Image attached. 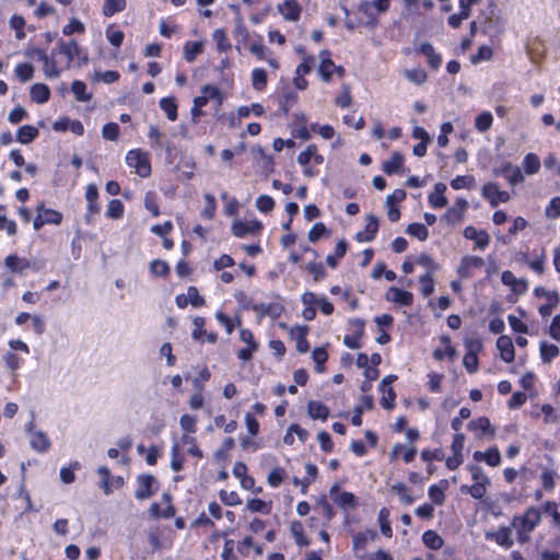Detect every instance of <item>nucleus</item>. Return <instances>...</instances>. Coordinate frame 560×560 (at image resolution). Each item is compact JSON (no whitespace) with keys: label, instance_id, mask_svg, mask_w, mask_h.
<instances>
[{"label":"nucleus","instance_id":"nucleus-9","mask_svg":"<svg viewBox=\"0 0 560 560\" xmlns=\"http://www.w3.org/2000/svg\"><path fill=\"white\" fill-rule=\"evenodd\" d=\"M278 11L284 20L296 22L302 12V8L296 0H284L278 5Z\"/></svg>","mask_w":560,"mask_h":560},{"label":"nucleus","instance_id":"nucleus-38","mask_svg":"<svg viewBox=\"0 0 560 560\" xmlns=\"http://www.w3.org/2000/svg\"><path fill=\"white\" fill-rule=\"evenodd\" d=\"M376 537V532L372 529H366L362 533H358L353 537V549L361 550L366 547L369 540H373Z\"/></svg>","mask_w":560,"mask_h":560},{"label":"nucleus","instance_id":"nucleus-61","mask_svg":"<svg viewBox=\"0 0 560 560\" xmlns=\"http://www.w3.org/2000/svg\"><path fill=\"white\" fill-rule=\"evenodd\" d=\"M485 462L491 466L497 467L501 463V454L498 447H490L486 451Z\"/></svg>","mask_w":560,"mask_h":560},{"label":"nucleus","instance_id":"nucleus-42","mask_svg":"<svg viewBox=\"0 0 560 560\" xmlns=\"http://www.w3.org/2000/svg\"><path fill=\"white\" fill-rule=\"evenodd\" d=\"M252 84L257 91H261L267 85V73L261 68H256L252 72Z\"/></svg>","mask_w":560,"mask_h":560},{"label":"nucleus","instance_id":"nucleus-3","mask_svg":"<svg viewBox=\"0 0 560 560\" xmlns=\"http://www.w3.org/2000/svg\"><path fill=\"white\" fill-rule=\"evenodd\" d=\"M540 511L536 508H529L526 510L523 516H514L512 520V527L523 528L525 530L533 532L540 522Z\"/></svg>","mask_w":560,"mask_h":560},{"label":"nucleus","instance_id":"nucleus-30","mask_svg":"<svg viewBox=\"0 0 560 560\" xmlns=\"http://www.w3.org/2000/svg\"><path fill=\"white\" fill-rule=\"evenodd\" d=\"M307 413L312 419L326 420L329 416V409L319 401H310L307 404Z\"/></svg>","mask_w":560,"mask_h":560},{"label":"nucleus","instance_id":"nucleus-54","mask_svg":"<svg viewBox=\"0 0 560 560\" xmlns=\"http://www.w3.org/2000/svg\"><path fill=\"white\" fill-rule=\"evenodd\" d=\"M246 506L250 512L270 513V505L261 499H250L247 501Z\"/></svg>","mask_w":560,"mask_h":560},{"label":"nucleus","instance_id":"nucleus-57","mask_svg":"<svg viewBox=\"0 0 560 560\" xmlns=\"http://www.w3.org/2000/svg\"><path fill=\"white\" fill-rule=\"evenodd\" d=\"M312 359L316 364V371L323 372V364L328 359V353L324 348H315L312 352Z\"/></svg>","mask_w":560,"mask_h":560},{"label":"nucleus","instance_id":"nucleus-62","mask_svg":"<svg viewBox=\"0 0 560 560\" xmlns=\"http://www.w3.org/2000/svg\"><path fill=\"white\" fill-rule=\"evenodd\" d=\"M417 264L430 271L431 275L439 269V265L434 262L431 256L421 254L417 258Z\"/></svg>","mask_w":560,"mask_h":560},{"label":"nucleus","instance_id":"nucleus-60","mask_svg":"<svg viewBox=\"0 0 560 560\" xmlns=\"http://www.w3.org/2000/svg\"><path fill=\"white\" fill-rule=\"evenodd\" d=\"M429 497L433 503L441 505L445 501L444 488L433 485L429 488Z\"/></svg>","mask_w":560,"mask_h":560},{"label":"nucleus","instance_id":"nucleus-7","mask_svg":"<svg viewBox=\"0 0 560 560\" xmlns=\"http://www.w3.org/2000/svg\"><path fill=\"white\" fill-rule=\"evenodd\" d=\"M138 488L135 492V497L138 500H145L153 495L154 491L152 486L155 483V478L152 475H140L137 479Z\"/></svg>","mask_w":560,"mask_h":560},{"label":"nucleus","instance_id":"nucleus-15","mask_svg":"<svg viewBox=\"0 0 560 560\" xmlns=\"http://www.w3.org/2000/svg\"><path fill=\"white\" fill-rule=\"evenodd\" d=\"M463 234L467 240L474 241L476 246L481 249L489 245L490 236L485 230H477L474 226H467Z\"/></svg>","mask_w":560,"mask_h":560},{"label":"nucleus","instance_id":"nucleus-1","mask_svg":"<svg viewBox=\"0 0 560 560\" xmlns=\"http://www.w3.org/2000/svg\"><path fill=\"white\" fill-rule=\"evenodd\" d=\"M126 163L129 167L136 170L141 177H148L151 174V164L148 153L140 149L130 150L126 155Z\"/></svg>","mask_w":560,"mask_h":560},{"label":"nucleus","instance_id":"nucleus-50","mask_svg":"<svg viewBox=\"0 0 560 560\" xmlns=\"http://www.w3.org/2000/svg\"><path fill=\"white\" fill-rule=\"evenodd\" d=\"M203 198L206 207L201 211V217L205 219H212L214 217L217 208L215 199L211 194H205Z\"/></svg>","mask_w":560,"mask_h":560},{"label":"nucleus","instance_id":"nucleus-13","mask_svg":"<svg viewBox=\"0 0 560 560\" xmlns=\"http://www.w3.org/2000/svg\"><path fill=\"white\" fill-rule=\"evenodd\" d=\"M497 348L499 349L500 357L504 362L511 363L514 361V346L512 339L509 336H500L497 340Z\"/></svg>","mask_w":560,"mask_h":560},{"label":"nucleus","instance_id":"nucleus-6","mask_svg":"<svg viewBox=\"0 0 560 560\" xmlns=\"http://www.w3.org/2000/svg\"><path fill=\"white\" fill-rule=\"evenodd\" d=\"M149 144L153 150L170 151V142L166 135L158 126L150 125L148 130Z\"/></svg>","mask_w":560,"mask_h":560},{"label":"nucleus","instance_id":"nucleus-20","mask_svg":"<svg viewBox=\"0 0 560 560\" xmlns=\"http://www.w3.org/2000/svg\"><path fill=\"white\" fill-rule=\"evenodd\" d=\"M417 450L415 447H407L402 444H395L389 453V458L392 462L397 460L400 456L406 463H410L413 460L416 456Z\"/></svg>","mask_w":560,"mask_h":560},{"label":"nucleus","instance_id":"nucleus-41","mask_svg":"<svg viewBox=\"0 0 560 560\" xmlns=\"http://www.w3.org/2000/svg\"><path fill=\"white\" fill-rule=\"evenodd\" d=\"M106 215L109 219L118 220L124 215V205L119 199H112L106 209Z\"/></svg>","mask_w":560,"mask_h":560},{"label":"nucleus","instance_id":"nucleus-58","mask_svg":"<svg viewBox=\"0 0 560 560\" xmlns=\"http://www.w3.org/2000/svg\"><path fill=\"white\" fill-rule=\"evenodd\" d=\"M275 207V201L273 199L268 196V195H260L257 199H256V208L264 212V213H268L270 212Z\"/></svg>","mask_w":560,"mask_h":560},{"label":"nucleus","instance_id":"nucleus-64","mask_svg":"<svg viewBox=\"0 0 560 560\" xmlns=\"http://www.w3.org/2000/svg\"><path fill=\"white\" fill-rule=\"evenodd\" d=\"M546 215L548 218L555 219L560 218V197H553L546 208Z\"/></svg>","mask_w":560,"mask_h":560},{"label":"nucleus","instance_id":"nucleus-32","mask_svg":"<svg viewBox=\"0 0 560 560\" xmlns=\"http://www.w3.org/2000/svg\"><path fill=\"white\" fill-rule=\"evenodd\" d=\"M468 427L470 430H480L490 438H493L495 434V430L491 425L490 420L487 417H480L476 420L470 421Z\"/></svg>","mask_w":560,"mask_h":560},{"label":"nucleus","instance_id":"nucleus-16","mask_svg":"<svg viewBox=\"0 0 560 560\" xmlns=\"http://www.w3.org/2000/svg\"><path fill=\"white\" fill-rule=\"evenodd\" d=\"M390 0H375L373 3L370 2H363L360 5V10L368 14L369 22L368 24L374 27L377 23V20L375 16L370 13L371 7L375 8L378 12L383 13L386 12L389 9Z\"/></svg>","mask_w":560,"mask_h":560},{"label":"nucleus","instance_id":"nucleus-33","mask_svg":"<svg viewBox=\"0 0 560 560\" xmlns=\"http://www.w3.org/2000/svg\"><path fill=\"white\" fill-rule=\"evenodd\" d=\"M203 44L202 42H187L184 45V58L188 62H192L196 60L197 56L202 52Z\"/></svg>","mask_w":560,"mask_h":560},{"label":"nucleus","instance_id":"nucleus-45","mask_svg":"<svg viewBox=\"0 0 560 560\" xmlns=\"http://www.w3.org/2000/svg\"><path fill=\"white\" fill-rule=\"evenodd\" d=\"M488 486L489 485H483L481 482H479V483L475 482L470 487L462 486L460 490L463 492L469 493L474 499L480 500V499H482L485 497Z\"/></svg>","mask_w":560,"mask_h":560},{"label":"nucleus","instance_id":"nucleus-37","mask_svg":"<svg viewBox=\"0 0 560 560\" xmlns=\"http://www.w3.org/2000/svg\"><path fill=\"white\" fill-rule=\"evenodd\" d=\"M161 109L166 114V117L174 121L177 119V104L174 97H164L160 101Z\"/></svg>","mask_w":560,"mask_h":560},{"label":"nucleus","instance_id":"nucleus-46","mask_svg":"<svg viewBox=\"0 0 560 560\" xmlns=\"http://www.w3.org/2000/svg\"><path fill=\"white\" fill-rule=\"evenodd\" d=\"M15 75L21 82L30 81L34 75V68L31 63H19L15 67Z\"/></svg>","mask_w":560,"mask_h":560},{"label":"nucleus","instance_id":"nucleus-55","mask_svg":"<svg viewBox=\"0 0 560 560\" xmlns=\"http://www.w3.org/2000/svg\"><path fill=\"white\" fill-rule=\"evenodd\" d=\"M220 500L229 506H235L242 503L240 495L235 491L221 490Z\"/></svg>","mask_w":560,"mask_h":560},{"label":"nucleus","instance_id":"nucleus-10","mask_svg":"<svg viewBox=\"0 0 560 560\" xmlns=\"http://www.w3.org/2000/svg\"><path fill=\"white\" fill-rule=\"evenodd\" d=\"M365 228L355 235L358 242H371L374 240L378 230V220L374 214H369L365 218Z\"/></svg>","mask_w":560,"mask_h":560},{"label":"nucleus","instance_id":"nucleus-18","mask_svg":"<svg viewBox=\"0 0 560 560\" xmlns=\"http://www.w3.org/2000/svg\"><path fill=\"white\" fill-rule=\"evenodd\" d=\"M386 300L400 304V305H411L413 301V296L411 292L392 287L386 293Z\"/></svg>","mask_w":560,"mask_h":560},{"label":"nucleus","instance_id":"nucleus-34","mask_svg":"<svg viewBox=\"0 0 560 560\" xmlns=\"http://www.w3.org/2000/svg\"><path fill=\"white\" fill-rule=\"evenodd\" d=\"M422 540L423 544L432 550H439L444 544L443 538L436 532L431 529L423 533Z\"/></svg>","mask_w":560,"mask_h":560},{"label":"nucleus","instance_id":"nucleus-22","mask_svg":"<svg viewBox=\"0 0 560 560\" xmlns=\"http://www.w3.org/2000/svg\"><path fill=\"white\" fill-rule=\"evenodd\" d=\"M4 265L11 272L23 273L24 270L31 268V262L26 258L16 255H9L4 259Z\"/></svg>","mask_w":560,"mask_h":560},{"label":"nucleus","instance_id":"nucleus-12","mask_svg":"<svg viewBox=\"0 0 560 560\" xmlns=\"http://www.w3.org/2000/svg\"><path fill=\"white\" fill-rule=\"evenodd\" d=\"M320 63L318 67V72L323 81L329 82L331 75L335 71L336 65L330 59V52L328 50H322L319 52Z\"/></svg>","mask_w":560,"mask_h":560},{"label":"nucleus","instance_id":"nucleus-8","mask_svg":"<svg viewBox=\"0 0 560 560\" xmlns=\"http://www.w3.org/2000/svg\"><path fill=\"white\" fill-rule=\"evenodd\" d=\"M232 233L236 237H244L248 234H256L262 229V224L259 221H235L232 224Z\"/></svg>","mask_w":560,"mask_h":560},{"label":"nucleus","instance_id":"nucleus-5","mask_svg":"<svg viewBox=\"0 0 560 560\" xmlns=\"http://www.w3.org/2000/svg\"><path fill=\"white\" fill-rule=\"evenodd\" d=\"M482 196L486 198L491 207H497L501 202H508L510 195L508 191L500 190L499 186L493 183H489L482 187Z\"/></svg>","mask_w":560,"mask_h":560},{"label":"nucleus","instance_id":"nucleus-17","mask_svg":"<svg viewBox=\"0 0 560 560\" xmlns=\"http://www.w3.org/2000/svg\"><path fill=\"white\" fill-rule=\"evenodd\" d=\"M446 185L444 183H436L434 191L429 195V203L434 209H441L447 206V198L445 197Z\"/></svg>","mask_w":560,"mask_h":560},{"label":"nucleus","instance_id":"nucleus-39","mask_svg":"<svg viewBox=\"0 0 560 560\" xmlns=\"http://www.w3.org/2000/svg\"><path fill=\"white\" fill-rule=\"evenodd\" d=\"M523 166L526 174L534 175L540 168V159L535 153H527L523 160Z\"/></svg>","mask_w":560,"mask_h":560},{"label":"nucleus","instance_id":"nucleus-21","mask_svg":"<svg viewBox=\"0 0 560 560\" xmlns=\"http://www.w3.org/2000/svg\"><path fill=\"white\" fill-rule=\"evenodd\" d=\"M58 51L67 57L66 68H69L73 59L79 55L80 48L75 40L58 43Z\"/></svg>","mask_w":560,"mask_h":560},{"label":"nucleus","instance_id":"nucleus-23","mask_svg":"<svg viewBox=\"0 0 560 560\" xmlns=\"http://www.w3.org/2000/svg\"><path fill=\"white\" fill-rule=\"evenodd\" d=\"M31 100L37 104H44L49 101L50 90L44 83H35L30 91Z\"/></svg>","mask_w":560,"mask_h":560},{"label":"nucleus","instance_id":"nucleus-28","mask_svg":"<svg viewBox=\"0 0 560 560\" xmlns=\"http://www.w3.org/2000/svg\"><path fill=\"white\" fill-rule=\"evenodd\" d=\"M38 129L31 125H24L18 129L16 140L20 143L28 144L38 136Z\"/></svg>","mask_w":560,"mask_h":560},{"label":"nucleus","instance_id":"nucleus-4","mask_svg":"<svg viewBox=\"0 0 560 560\" xmlns=\"http://www.w3.org/2000/svg\"><path fill=\"white\" fill-rule=\"evenodd\" d=\"M467 207L468 202L466 199L457 198L454 206L447 209L442 219L445 220L448 224L455 225L464 220Z\"/></svg>","mask_w":560,"mask_h":560},{"label":"nucleus","instance_id":"nucleus-40","mask_svg":"<svg viewBox=\"0 0 560 560\" xmlns=\"http://www.w3.org/2000/svg\"><path fill=\"white\" fill-rule=\"evenodd\" d=\"M71 90L79 102H89L92 98V95L86 92V84L80 80L72 82Z\"/></svg>","mask_w":560,"mask_h":560},{"label":"nucleus","instance_id":"nucleus-51","mask_svg":"<svg viewBox=\"0 0 560 560\" xmlns=\"http://www.w3.org/2000/svg\"><path fill=\"white\" fill-rule=\"evenodd\" d=\"M388 515H389L388 511L386 509H382L378 512V522H380V528H381L382 534L386 537H392L393 532H392L390 523L388 521Z\"/></svg>","mask_w":560,"mask_h":560},{"label":"nucleus","instance_id":"nucleus-31","mask_svg":"<svg viewBox=\"0 0 560 560\" xmlns=\"http://www.w3.org/2000/svg\"><path fill=\"white\" fill-rule=\"evenodd\" d=\"M539 351L540 358L546 364L550 363L560 353L558 346L548 343L547 341L540 342Z\"/></svg>","mask_w":560,"mask_h":560},{"label":"nucleus","instance_id":"nucleus-59","mask_svg":"<svg viewBox=\"0 0 560 560\" xmlns=\"http://www.w3.org/2000/svg\"><path fill=\"white\" fill-rule=\"evenodd\" d=\"M119 135V126L116 122H108L103 126L102 136L104 139L115 141Z\"/></svg>","mask_w":560,"mask_h":560},{"label":"nucleus","instance_id":"nucleus-26","mask_svg":"<svg viewBox=\"0 0 560 560\" xmlns=\"http://www.w3.org/2000/svg\"><path fill=\"white\" fill-rule=\"evenodd\" d=\"M36 212H39L44 218V222L47 224H60L62 221V214L54 209H48L44 203H40L36 207Z\"/></svg>","mask_w":560,"mask_h":560},{"label":"nucleus","instance_id":"nucleus-36","mask_svg":"<svg viewBox=\"0 0 560 560\" xmlns=\"http://www.w3.org/2000/svg\"><path fill=\"white\" fill-rule=\"evenodd\" d=\"M402 75L409 80L410 82L422 85L428 80L427 72L421 68H415V69H406L402 71Z\"/></svg>","mask_w":560,"mask_h":560},{"label":"nucleus","instance_id":"nucleus-63","mask_svg":"<svg viewBox=\"0 0 560 560\" xmlns=\"http://www.w3.org/2000/svg\"><path fill=\"white\" fill-rule=\"evenodd\" d=\"M186 295H187L188 302L194 307H199L205 304V299L199 294V291L196 287H189L187 289Z\"/></svg>","mask_w":560,"mask_h":560},{"label":"nucleus","instance_id":"nucleus-47","mask_svg":"<svg viewBox=\"0 0 560 560\" xmlns=\"http://www.w3.org/2000/svg\"><path fill=\"white\" fill-rule=\"evenodd\" d=\"M0 230H5L11 236L18 232L15 222L5 217V208L3 206H0Z\"/></svg>","mask_w":560,"mask_h":560},{"label":"nucleus","instance_id":"nucleus-2","mask_svg":"<svg viewBox=\"0 0 560 560\" xmlns=\"http://www.w3.org/2000/svg\"><path fill=\"white\" fill-rule=\"evenodd\" d=\"M329 495L334 503L343 510H354L359 505L357 497L352 492L340 491L338 483L330 487Z\"/></svg>","mask_w":560,"mask_h":560},{"label":"nucleus","instance_id":"nucleus-19","mask_svg":"<svg viewBox=\"0 0 560 560\" xmlns=\"http://www.w3.org/2000/svg\"><path fill=\"white\" fill-rule=\"evenodd\" d=\"M31 447L37 452H46L50 447V442L43 431L28 430Z\"/></svg>","mask_w":560,"mask_h":560},{"label":"nucleus","instance_id":"nucleus-27","mask_svg":"<svg viewBox=\"0 0 560 560\" xmlns=\"http://www.w3.org/2000/svg\"><path fill=\"white\" fill-rule=\"evenodd\" d=\"M307 327L296 326L292 328L291 334L296 339V350L301 353H305L308 351L310 345L306 339Z\"/></svg>","mask_w":560,"mask_h":560},{"label":"nucleus","instance_id":"nucleus-44","mask_svg":"<svg viewBox=\"0 0 560 560\" xmlns=\"http://www.w3.org/2000/svg\"><path fill=\"white\" fill-rule=\"evenodd\" d=\"M493 117L491 113L483 112L475 118V127L480 132H485L491 128Z\"/></svg>","mask_w":560,"mask_h":560},{"label":"nucleus","instance_id":"nucleus-48","mask_svg":"<svg viewBox=\"0 0 560 560\" xmlns=\"http://www.w3.org/2000/svg\"><path fill=\"white\" fill-rule=\"evenodd\" d=\"M212 38L217 44L220 51H226L231 48V44L226 37L225 32L222 28L213 31Z\"/></svg>","mask_w":560,"mask_h":560},{"label":"nucleus","instance_id":"nucleus-35","mask_svg":"<svg viewBox=\"0 0 560 560\" xmlns=\"http://www.w3.org/2000/svg\"><path fill=\"white\" fill-rule=\"evenodd\" d=\"M126 7V0H104L103 14L105 16H113L118 12H122Z\"/></svg>","mask_w":560,"mask_h":560},{"label":"nucleus","instance_id":"nucleus-24","mask_svg":"<svg viewBox=\"0 0 560 560\" xmlns=\"http://www.w3.org/2000/svg\"><path fill=\"white\" fill-rule=\"evenodd\" d=\"M418 50L427 56L428 63L432 69H439L442 63L441 56L434 50L433 46L430 43H423L419 46Z\"/></svg>","mask_w":560,"mask_h":560},{"label":"nucleus","instance_id":"nucleus-53","mask_svg":"<svg viewBox=\"0 0 560 560\" xmlns=\"http://www.w3.org/2000/svg\"><path fill=\"white\" fill-rule=\"evenodd\" d=\"M420 284H421V292L424 296H429L434 291V280L433 276L430 271H427L421 278H420Z\"/></svg>","mask_w":560,"mask_h":560},{"label":"nucleus","instance_id":"nucleus-49","mask_svg":"<svg viewBox=\"0 0 560 560\" xmlns=\"http://www.w3.org/2000/svg\"><path fill=\"white\" fill-rule=\"evenodd\" d=\"M493 51L491 47L488 45H482L478 48V51L476 55H472L470 60L474 65L479 63L480 61H488L492 58Z\"/></svg>","mask_w":560,"mask_h":560},{"label":"nucleus","instance_id":"nucleus-43","mask_svg":"<svg viewBox=\"0 0 560 560\" xmlns=\"http://www.w3.org/2000/svg\"><path fill=\"white\" fill-rule=\"evenodd\" d=\"M406 232L420 241H425L429 236V231L427 226L422 223L409 224L406 229Z\"/></svg>","mask_w":560,"mask_h":560},{"label":"nucleus","instance_id":"nucleus-11","mask_svg":"<svg viewBox=\"0 0 560 560\" xmlns=\"http://www.w3.org/2000/svg\"><path fill=\"white\" fill-rule=\"evenodd\" d=\"M485 265L482 258L477 256H465L462 258L457 272L460 278L468 279L471 276V269L481 268Z\"/></svg>","mask_w":560,"mask_h":560},{"label":"nucleus","instance_id":"nucleus-56","mask_svg":"<svg viewBox=\"0 0 560 560\" xmlns=\"http://www.w3.org/2000/svg\"><path fill=\"white\" fill-rule=\"evenodd\" d=\"M79 463L74 462L70 464L68 467H62L60 469V479L65 483H72L75 480L74 470L79 468Z\"/></svg>","mask_w":560,"mask_h":560},{"label":"nucleus","instance_id":"nucleus-25","mask_svg":"<svg viewBox=\"0 0 560 560\" xmlns=\"http://www.w3.org/2000/svg\"><path fill=\"white\" fill-rule=\"evenodd\" d=\"M501 174L509 180L513 186L524 182V175L520 167L513 166L511 163L503 165Z\"/></svg>","mask_w":560,"mask_h":560},{"label":"nucleus","instance_id":"nucleus-29","mask_svg":"<svg viewBox=\"0 0 560 560\" xmlns=\"http://www.w3.org/2000/svg\"><path fill=\"white\" fill-rule=\"evenodd\" d=\"M404 156L399 152H393L390 159L384 161L383 171L387 175H393L402 166Z\"/></svg>","mask_w":560,"mask_h":560},{"label":"nucleus","instance_id":"nucleus-14","mask_svg":"<svg viewBox=\"0 0 560 560\" xmlns=\"http://www.w3.org/2000/svg\"><path fill=\"white\" fill-rule=\"evenodd\" d=\"M486 538L494 540L498 545L510 548L513 546L512 532L510 527H500L497 532L486 533Z\"/></svg>","mask_w":560,"mask_h":560},{"label":"nucleus","instance_id":"nucleus-52","mask_svg":"<svg viewBox=\"0 0 560 560\" xmlns=\"http://www.w3.org/2000/svg\"><path fill=\"white\" fill-rule=\"evenodd\" d=\"M284 477H285L284 469L281 468V467H275L268 474L267 481H268L269 486L276 488V487H279L281 485V482L283 481Z\"/></svg>","mask_w":560,"mask_h":560}]
</instances>
